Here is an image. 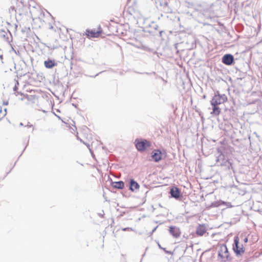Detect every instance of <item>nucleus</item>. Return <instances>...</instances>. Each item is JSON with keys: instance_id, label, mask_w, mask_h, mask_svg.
I'll use <instances>...</instances> for the list:
<instances>
[{"instance_id": "nucleus-18", "label": "nucleus", "mask_w": 262, "mask_h": 262, "mask_svg": "<svg viewBox=\"0 0 262 262\" xmlns=\"http://www.w3.org/2000/svg\"><path fill=\"white\" fill-rule=\"evenodd\" d=\"M165 4L166 6H168V3H167V2H166V3H165Z\"/></svg>"}, {"instance_id": "nucleus-7", "label": "nucleus", "mask_w": 262, "mask_h": 262, "mask_svg": "<svg viewBox=\"0 0 262 262\" xmlns=\"http://www.w3.org/2000/svg\"><path fill=\"white\" fill-rule=\"evenodd\" d=\"M234 58L232 55L226 54L223 57L222 61L226 65H230L233 62Z\"/></svg>"}, {"instance_id": "nucleus-4", "label": "nucleus", "mask_w": 262, "mask_h": 262, "mask_svg": "<svg viewBox=\"0 0 262 262\" xmlns=\"http://www.w3.org/2000/svg\"><path fill=\"white\" fill-rule=\"evenodd\" d=\"M227 100L228 98L225 94H220L217 91L210 100V103L220 105L225 103Z\"/></svg>"}, {"instance_id": "nucleus-15", "label": "nucleus", "mask_w": 262, "mask_h": 262, "mask_svg": "<svg viewBox=\"0 0 262 262\" xmlns=\"http://www.w3.org/2000/svg\"><path fill=\"white\" fill-rule=\"evenodd\" d=\"M244 243L246 244L248 242V237L245 236L244 238Z\"/></svg>"}, {"instance_id": "nucleus-5", "label": "nucleus", "mask_w": 262, "mask_h": 262, "mask_svg": "<svg viewBox=\"0 0 262 262\" xmlns=\"http://www.w3.org/2000/svg\"><path fill=\"white\" fill-rule=\"evenodd\" d=\"M102 32L101 29L100 28H99L98 30H86L85 31L86 36L90 38H95L98 37L100 36Z\"/></svg>"}, {"instance_id": "nucleus-10", "label": "nucleus", "mask_w": 262, "mask_h": 262, "mask_svg": "<svg viewBox=\"0 0 262 262\" xmlns=\"http://www.w3.org/2000/svg\"><path fill=\"white\" fill-rule=\"evenodd\" d=\"M207 231L206 227L205 225H199L196 230V234L198 236H203Z\"/></svg>"}, {"instance_id": "nucleus-11", "label": "nucleus", "mask_w": 262, "mask_h": 262, "mask_svg": "<svg viewBox=\"0 0 262 262\" xmlns=\"http://www.w3.org/2000/svg\"><path fill=\"white\" fill-rule=\"evenodd\" d=\"M170 194L172 197L178 199L180 196L181 192L178 188L173 187L170 189Z\"/></svg>"}, {"instance_id": "nucleus-12", "label": "nucleus", "mask_w": 262, "mask_h": 262, "mask_svg": "<svg viewBox=\"0 0 262 262\" xmlns=\"http://www.w3.org/2000/svg\"><path fill=\"white\" fill-rule=\"evenodd\" d=\"M139 187L140 185L134 179H130L129 189L132 191H134L136 190L139 189Z\"/></svg>"}, {"instance_id": "nucleus-6", "label": "nucleus", "mask_w": 262, "mask_h": 262, "mask_svg": "<svg viewBox=\"0 0 262 262\" xmlns=\"http://www.w3.org/2000/svg\"><path fill=\"white\" fill-rule=\"evenodd\" d=\"M162 153L159 149H155L151 152V157L155 162H159L162 159Z\"/></svg>"}, {"instance_id": "nucleus-9", "label": "nucleus", "mask_w": 262, "mask_h": 262, "mask_svg": "<svg viewBox=\"0 0 262 262\" xmlns=\"http://www.w3.org/2000/svg\"><path fill=\"white\" fill-rule=\"evenodd\" d=\"M210 104L212 106V111L211 112V114L215 116H219L221 113V108L218 106L219 105L212 103H210Z\"/></svg>"}, {"instance_id": "nucleus-8", "label": "nucleus", "mask_w": 262, "mask_h": 262, "mask_svg": "<svg viewBox=\"0 0 262 262\" xmlns=\"http://www.w3.org/2000/svg\"><path fill=\"white\" fill-rule=\"evenodd\" d=\"M170 233L174 237L177 238L180 236L181 231L179 228L175 226H170L169 227Z\"/></svg>"}, {"instance_id": "nucleus-1", "label": "nucleus", "mask_w": 262, "mask_h": 262, "mask_svg": "<svg viewBox=\"0 0 262 262\" xmlns=\"http://www.w3.org/2000/svg\"><path fill=\"white\" fill-rule=\"evenodd\" d=\"M217 258L221 262L227 261L230 259V254L225 245L222 244L219 246Z\"/></svg>"}, {"instance_id": "nucleus-13", "label": "nucleus", "mask_w": 262, "mask_h": 262, "mask_svg": "<svg viewBox=\"0 0 262 262\" xmlns=\"http://www.w3.org/2000/svg\"><path fill=\"white\" fill-rule=\"evenodd\" d=\"M112 186L115 188L122 189L124 187V184L122 181L115 182L112 183Z\"/></svg>"}, {"instance_id": "nucleus-14", "label": "nucleus", "mask_w": 262, "mask_h": 262, "mask_svg": "<svg viewBox=\"0 0 262 262\" xmlns=\"http://www.w3.org/2000/svg\"><path fill=\"white\" fill-rule=\"evenodd\" d=\"M44 64L45 67L48 69H51L56 66L54 61L52 60L45 61Z\"/></svg>"}, {"instance_id": "nucleus-16", "label": "nucleus", "mask_w": 262, "mask_h": 262, "mask_svg": "<svg viewBox=\"0 0 262 262\" xmlns=\"http://www.w3.org/2000/svg\"><path fill=\"white\" fill-rule=\"evenodd\" d=\"M129 229V228H123L122 229L123 231H126V230H128Z\"/></svg>"}, {"instance_id": "nucleus-17", "label": "nucleus", "mask_w": 262, "mask_h": 262, "mask_svg": "<svg viewBox=\"0 0 262 262\" xmlns=\"http://www.w3.org/2000/svg\"><path fill=\"white\" fill-rule=\"evenodd\" d=\"M244 236L243 235V234H242L241 235V237H243Z\"/></svg>"}, {"instance_id": "nucleus-3", "label": "nucleus", "mask_w": 262, "mask_h": 262, "mask_svg": "<svg viewBox=\"0 0 262 262\" xmlns=\"http://www.w3.org/2000/svg\"><path fill=\"white\" fill-rule=\"evenodd\" d=\"M135 144L137 149L140 151H144L151 146L150 142L145 139H136Z\"/></svg>"}, {"instance_id": "nucleus-2", "label": "nucleus", "mask_w": 262, "mask_h": 262, "mask_svg": "<svg viewBox=\"0 0 262 262\" xmlns=\"http://www.w3.org/2000/svg\"><path fill=\"white\" fill-rule=\"evenodd\" d=\"M245 246L246 245L240 243L239 238L238 236L234 237L232 248L236 256H242L244 254Z\"/></svg>"}]
</instances>
